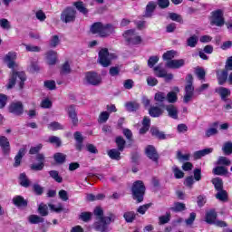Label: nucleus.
<instances>
[{
    "instance_id": "nucleus-45",
    "label": "nucleus",
    "mask_w": 232,
    "mask_h": 232,
    "mask_svg": "<svg viewBox=\"0 0 232 232\" xmlns=\"http://www.w3.org/2000/svg\"><path fill=\"white\" fill-rule=\"evenodd\" d=\"M166 101H168V102H169V104H175V102H177V101H179L177 92H168V94H166Z\"/></svg>"
},
{
    "instance_id": "nucleus-3",
    "label": "nucleus",
    "mask_w": 232,
    "mask_h": 232,
    "mask_svg": "<svg viewBox=\"0 0 232 232\" xmlns=\"http://www.w3.org/2000/svg\"><path fill=\"white\" fill-rule=\"evenodd\" d=\"M115 218H117L115 214L109 213L108 217L98 219V221L94 223V229L101 232H109V226L111 224V222H115Z\"/></svg>"
},
{
    "instance_id": "nucleus-33",
    "label": "nucleus",
    "mask_w": 232,
    "mask_h": 232,
    "mask_svg": "<svg viewBox=\"0 0 232 232\" xmlns=\"http://www.w3.org/2000/svg\"><path fill=\"white\" fill-rule=\"evenodd\" d=\"M123 218L127 224H131L137 218V213L134 211H127L123 214Z\"/></svg>"
},
{
    "instance_id": "nucleus-32",
    "label": "nucleus",
    "mask_w": 232,
    "mask_h": 232,
    "mask_svg": "<svg viewBox=\"0 0 232 232\" xmlns=\"http://www.w3.org/2000/svg\"><path fill=\"white\" fill-rule=\"evenodd\" d=\"M215 197L218 200H220V202H227V200L229 199L227 191L224 190V188L221 190H218V193L215 195Z\"/></svg>"
},
{
    "instance_id": "nucleus-22",
    "label": "nucleus",
    "mask_w": 232,
    "mask_h": 232,
    "mask_svg": "<svg viewBox=\"0 0 232 232\" xmlns=\"http://www.w3.org/2000/svg\"><path fill=\"white\" fill-rule=\"evenodd\" d=\"M157 8V3L150 1L148 3L145 8L144 17H153V12H155Z\"/></svg>"
},
{
    "instance_id": "nucleus-47",
    "label": "nucleus",
    "mask_w": 232,
    "mask_h": 232,
    "mask_svg": "<svg viewBox=\"0 0 232 232\" xmlns=\"http://www.w3.org/2000/svg\"><path fill=\"white\" fill-rule=\"evenodd\" d=\"M175 55H177V53L173 50L170 51H167L166 53H163L162 55V59L163 61H173V59L175 58Z\"/></svg>"
},
{
    "instance_id": "nucleus-20",
    "label": "nucleus",
    "mask_w": 232,
    "mask_h": 232,
    "mask_svg": "<svg viewBox=\"0 0 232 232\" xmlns=\"http://www.w3.org/2000/svg\"><path fill=\"white\" fill-rule=\"evenodd\" d=\"M24 155H26V147H22L17 154L14 157V163L13 164L14 168H19V166H21V162L23 160V157H24Z\"/></svg>"
},
{
    "instance_id": "nucleus-42",
    "label": "nucleus",
    "mask_w": 232,
    "mask_h": 232,
    "mask_svg": "<svg viewBox=\"0 0 232 232\" xmlns=\"http://www.w3.org/2000/svg\"><path fill=\"white\" fill-rule=\"evenodd\" d=\"M53 160L56 164H64L66 162V154L56 152L53 154Z\"/></svg>"
},
{
    "instance_id": "nucleus-23",
    "label": "nucleus",
    "mask_w": 232,
    "mask_h": 232,
    "mask_svg": "<svg viewBox=\"0 0 232 232\" xmlns=\"http://www.w3.org/2000/svg\"><path fill=\"white\" fill-rule=\"evenodd\" d=\"M13 204H14L16 208H27L28 200L24 199L23 196H16L13 198Z\"/></svg>"
},
{
    "instance_id": "nucleus-40",
    "label": "nucleus",
    "mask_w": 232,
    "mask_h": 232,
    "mask_svg": "<svg viewBox=\"0 0 232 232\" xmlns=\"http://www.w3.org/2000/svg\"><path fill=\"white\" fill-rule=\"evenodd\" d=\"M20 186L23 188H30V179L26 176V173L23 172L19 176Z\"/></svg>"
},
{
    "instance_id": "nucleus-29",
    "label": "nucleus",
    "mask_w": 232,
    "mask_h": 232,
    "mask_svg": "<svg viewBox=\"0 0 232 232\" xmlns=\"http://www.w3.org/2000/svg\"><path fill=\"white\" fill-rule=\"evenodd\" d=\"M46 59H47V63L50 64L51 66H53V64L57 63V52L49 51L46 53Z\"/></svg>"
},
{
    "instance_id": "nucleus-25",
    "label": "nucleus",
    "mask_w": 232,
    "mask_h": 232,
    "mask_svg": "<svg viewBox=\"0 0 232 232\" xmlns=\"http://www.w3.org/2000/svg\"><path fill=\"white\" fill-rule=\"evenodd\" d=\"M164 113V110L160 106H150L149 109V115L153 118L160 117Z\"/></svg>"
},
{
    "instance_id": "nucleus-61",
    "label": "nucleus",
    "mask_w": 232,
    "mask_h": 232,
    "mask_svg": "<svg viewBox=\"0 0 232 232\" xmlns=\"http://www.w3.org/2000/svg\"><path fill=\"white\" fill-rule=\"evenodd\" d=\"M108 119H110V112L102 111V112H101L98 121H99V122H101L102 124L104 122H107Z\"/></svg>"
},
{
    "instance_id": "nucleus-34",
    "label": "nucleus",
    "mask_w": 232,
    "mask_h": 232,
    "mask_svg": "<svg viewBox=\"0 0 232 232\" xmlns=\"http://www.w3.org/2000/svg\"><path fill=\"white\" fill-rule=\"evenodd\" d=\"M48 206L51 211H53L54 213H62V211L63 213H70V209L63 208V204H59L57 207L53 204H49Z\"/></svg>"
},
{
    "instance_id": "nucleus-14",
    "label": "nucleus",
    "mask_w": 232,
    "mask_h": 232,
    "mask_svg": "<svg viewBox=\"0 0 232 232\" xmlns=\"http://www.w3.org/2000/svg\"><path fill=\"white\" fill-rule=\"evenodd\" d=\"M161 108H164L166 110L170 119H175V120L179 119V108H177V106L173 104H169V105L161 104Z\"/></svg>"
},
{
    "instance_id": "nucleus-62",
    "label": "nucleus",
    "mask_w": 232,
    "mask_h": 232,
    "mask_svg": "<svg viewBox=\"0 0 232 232\" xmlns=\"http://www.w3.org/2000/svg\"><path fill=\"white\" fill-rule=\"evenodd\" d=\"M160 220V224L162 226L164 224H168V222H169V220H171V214L170 213H167L165 216H160L159 218Z\"/></svg>"
},
{
    "instance_id": "nucleus-12",
    "label": "nucleus",
    "mask_w": 232,
    "mask_h": 232,
    "mask_svg": "<svg viewBox=\"0 0 232 232\" xmlns=\"http://www.w3.org/2000/svg\"><path fill=\"white\" fill-rule=\"evenodd\" d=\"M35 160L38 163L31 165V169H33V171H43V169H44V162L46 161V157L44 156V154H36Z\"/></svg>"
},
{
    "instance_id": "nucleus-57",
    "label": "nucleus",
    "mask_w": 232,
    "mask_h": 232,
    "mask_svg": "<svg viewBox=\"0 0 232 232\" xmlns=\"http://www.w3.org/2000/svg\"><path fill=\"white\" fill-rule=\"evenodd\" d=\"M59 43H61V40L59 39V35L54 34L51 38L49 44L51 48H57V46H59Z\"/></svg>"
},
{
    "instance_id": "nucleus-17",
    "label": "nucleus",
    "mask_w": 232,
    "mask_h": 232,
    "mask_svg": "<svg viewBox=\"0 0 232 232\" xmlns=\"http://www.w3.org/2000/svg\"><path fill=\"white\" fill-rule=\"evenodd\" d=\"M186 64V60H170L166 63V68H170L171 70H179V68H182Z\"/></svg>"
},
{
    "instance_id": "nucleus-4",
    "label": "nucleus",
    "mask_w": 232,
    "mask_h": 232,
    "mask_svg": "<svg viewBox=\"0 0 232 232\" xmlns=\"http://www.w3.org/2000/svg\"><path fill=\"white\" fill-rule=\"evenodd\" d=\"M24 81H26V73H24V72L13 71L9 78L7 90H12V88L15 86V82H18L20 90H23V88H24Z\"/></svg>"
},
{
    "instance_id": "nucleus-56",
    "label": "nucleus",
    "mask_w": 232,
    "mask_h": 232,
    "mask_svg": "<svg viewBox=\"0 0 232 232\" xmlns=\"http://www.w3.org/2000/svg\"><path fill=\"white\" fill-rule=\"evenodd\" d=\"M172 171L174 173L175 179H184V172L179 169L177 166L172 167Z\"/></svg>"
},
{
    "instance_id": "nucleus-46",
    "label": "nucleus",
    "mask_w": 232,
    "mask_h": 232,
    "mask_svg": "<svg viewBox=\"0 0 232 232\" xmlns=\"http://www.w3.org/2000/svg\"><path fill=\"white\" fill-rule=\"evenodd\" d=\"M212 171L214 175H219V176L227 175V169L224 166H218L214 168Z\"/></svg>"
},
{
    "instance_id": "nucleus-50",
    "label": "nucleus",
    "mask_w": 232,
    "mask_h": 232,
    "mask_svg": "<svg viewBox=\"0 0 232 232\" xmlns=\"http://www.w3.org/2000/svg\"><path fill=\"white\" fill-rule=\"evenodd\" d=\"M38 213L41 217H48V206L44 203H41L38 207Z\"/></svg>"
},
{
    "instance_id": "nucleus-54",
    "label": "nucleus",
    "mask_w": 232,
    "mask_h": 232,
    "mask_svg": "<svg viewBox=\"0 0 232 232\" xmlns=\"http://www.w3.org/2000/svg\"><path fill=\"white\" fill-rule=\"evenodd\" d=\"M48 142H50V144H56V148H61V146L63 145L61 138L57 136H51L48 140Z\"/></svg>"
},
{
    "instance_id": "nucleus-36",
    "label": "nucleus",
    "mask_w": 232,
    "mask_h": 232,
    "mask_svg": "<svg viewBox=\"0 0 232 232\" xmlns=\"http://www.w3.org/2000/svg\"><path fill=\"white\" fill-rule=\"evenodd\" d=\"M216 191H221L224 189V181L220 178H214L211 180Z\"/></svg>"
},
{
    "instance_id": "nucleus-2",
    "label": "nucleus",
    "mask_w": 232,
    "mask_h": 232,
    "mask_svg": "<svg viewBox=\"0 0 232 232\" xmlns=\"http://www.w3.org/2000/svg\"><path fill=\"white\" fill-rule=\"evenodd\" d=\"M131 193L133 200H136L138 204L144 202V195H146V186L142 180H137L132 184Z\"/></svg>"
},
{
    "instance_id": "nucleus-18",
    "label": "nucleus",
    "mask_w": 232,
    "mask_h": 232,
    "mask_svg": "<svg viewBox=\"0 0 232 232\" xmlns=\"http://www.w3.org/2000/svg\"><path fill=\"white\" fill-rule=\"evenodd\" d=\"M15 59H17V53L16 52H9L5 57V62L7 63L8 68L14 70L15 68Z\"/></svg>"
},
{
    "instance_id": "nucleus-26",
    "label": "nucleus",
    "mask_w": 232,
    "mask_h": 232,
    "mask_svg": "<svg viewBox=\"0 0 232 232\" xmlns=\"http://www.w3.org/2000/svg\"><path fill=\"white\" fill-rule=\"evenodd\" d=\"M150 133L152 137H156V139H159L160 140H166L164 131H160L158 127L152 126L150 128Z\"/></svg>"
},
{
    "instance_id": "nucleus-48",
    "label": "nucleus",
    "mask_w": 232,
    "mask_h": 232,
    "mask_svg": "<svg viewBox=\"0 0 232 232\" xmlns=\"http://www.w3.org/2000/svg\"><path fill=\"white\" fill-rule=\"evenodd\" d=\"M195 74L197 75L198 79L199 81H205L206 80V71L202 67H197L195 69Z\"/></svg>"
},
{
    "instance_id": "nucleus-7",
    "label": "nucleus",
    "mask_w": 232,
    "mask_h": 232,
    "mask_svg": "<svg viewBox=\"0 0 232 232\" xmlns=\"http://www.w3.org/2000/svg\"><path fill=\"white\" fill-rule=\"evenodd\" d=\"M210 24L212 26L222 27L226 24V20L224 19V11L218 9L211 12Z\"/></svg>"
},
{
    "instance_id": "nucleus-21",
    "label": "nucleus",
    "mask_w": 232,
    "mask_h": 232,
    "mask_svg": "<svg viewBox=\"0 0 232 232\" xmlns=\"http://www.w3.org/2000/svg\"><path fill=\"white\" fill-rule=\"evenodd\" d=\"M209 129L205 132L207 138L213 137V135H218V127L220 126V121H214Z\"/></svg>"
},
{
    "instance_id": "nucleus-19",
    "label": "nucleus",
    "mask_w": 232,
    "mask_h": 232,
    "mask_svg": "<svg viewBox=\"0 0 232 232\" xmlns=\"http://www.w3.org/2000/svg\"><path fill=\"white\" fill-rule=\"evenodd\" d=\"M0 148L4 155H10V141L6 136H0Z\"/></svg>"
},
{
    "instance_id": "nucleus-58",
    "label": "nucleus",
    "mask_w": 232,
    "mask_h": 232,
    "mask_svg": "<svg viewBox=\"0 0 232 232\" xmlns=\"http://www.w3.org/2000/svg\"><path fill=\"white\" fill-rule=\"evenodd\" d=\"M189 154H182L180 150H178L177 152V159L179 162H188V160H189Z\"/></svg>"
},
{
    "instance_id": "nucleus-52",
    "label": "nucleus",
    "mask_w": 232,
    "mask_h": 232,
    "mask_svg": "<svg viewBox=\"0 0 232 232\" xmlns=\"http://www.w3.org/2000/svg\"><path fill=\"white\" fill-rule=\"evenodd\" d=\"M49 176L51 177V179H53V180H55V182H58L59 184L63 182V177L59 176V171L57 170L49 171Z\"/></svg>"
},
{
    "instance_id": "nucleus-10",
    "label": "nucleus",
    "mask_w": 232,
    "mask_h": 232,
    "mask_svg": "<svg viewBox=\"0 0 232 232\" xmlns=\"http://www.w3.org/2000/svg\"><path fill=\"white\" fill-rule=\"evenodd\" d=\"M9 113L15 115V117H21L24 113V105L23 102H12L8 106Z\"/></svg>"
},
{
    "instance_id": "nucleus-28",
    "label": "nucleus",
    "mask_w": 232,
    "mask_h": 232,
    "mask_svg": "<svg viewBox=\"0 0 232 232\" xmlns=\"http://www.w3.org/2000/svg\"><path fill=\"white\" fill-rule=\"evenodd\" d=\"M209 153H213L212 148L203 149L201 150H198L194 152V159L195 160H198L202 159V157H206V155H209Z\"/></svg>"
},
{
    "instance_id": "nucleus-9",
    "label": "nucleus",
    "mask_w": 232,
    "mask_h": 232,
    "mask_svg": "<svg viewBox=\"0 0 232 232\" xmlns=\"http://www.w3.org/2000/svg\"><path fill=\"white\" fill-rule=\"evenodd\" d=\"M98 63L102 65L103 68H108L111 65V60L110 59V52L108 48H102L98 53Z\"/></svg>"
},
{
    "instance_id": "nucleus-6",
    "label": "nucleus",
    "mask_w": 232,
    "mask_h": 232,
    "mask_svg": "<svg viewBox=\"0 0 232 232\" xmlns=\"http://www.w3.org/2000/svg\"><path fill=\"white\" fill-rule=\"evenodd\" d=\"M187 85L185 86V95L183 98V102L188 104L191 99H193V92H195V87L193 86V74H188L186 77Z\"/></svg>"
},
{
    "instance_id": "nucleus-41",
    "label": "nucleus",
    "mask_w": 232,
    "mask_h": 232,
    "mask_svg": "<svg viewBox=\"0 0 232 232\" xmlns=\"http://www.w3.org/2000/svg\"><path fill=\"white\" fill-rule=\"evenodd\" d=\"M156 77L164 78L166 77V69L162 68V64H159L158 66L153 68Z\"/></svg>"
},
{
    "instance_id": "nucleus-35",
    "label": "nucleus",
    "mask_w": 232,
    "mask_h": 232,
    "mask_svg": "<svg viewBox=\"0 0 232 232\" xmlns=\"http://www.w3.org/2000/svg\"><path fill=\"white\" fill-rule=\"evenodd\" d=\"M121 151L119 150V149H111L107 153L110 159H111L112 160H121Z\"/></svg>"
},
{
    "instance_id": "nucleus-16",
    "label": "nucleus",
    "mask_w": 232,
    "mask_h": 232,
    "mask_svg": "<svg viewBox=\"0 0 232 232\" xmlns=\"http://www.w3.org/2000/svg\"><path fill=\"white\" fill-rule=\"evenodd\" d=\"M66 111L69 115V117L72 120V122L74 126H77L79 122V118H77V111L75 109V105H69L66 107Z\"/></svg>"
},
{
    "instance_id": "nucleus-53",
    "label": "nucleus",
    "mask_w": 232,
    "mask_h": 232,
    "mask_svg": "<svg viewBox=\"0 0 232 232\" xmlns=\"http://www.w3.org/2000/svg\"><path fill=\"white\" fill-rule=\"evenodd\" d=\"M217 164L218 166H231V161L229 160V159H227L224 156H220L218 159Z\"/></svg>"
},
{
    "instance_id": "nucleus-27",
    "label": "nucleus",
    "mask_w": 232,
    "mask_h": 232,
    "mask_svg": "<svg viewBox=\"0 0 232 232\" xmlns=\"http://www.w3.org/2000/svg\"><path fill=\"white\" fill-rule=\"evenodd\" d=\"M125 108L127 111L130 112L137 111L138 110H140V103H139L137 101L127 102L125 103Z\"/></svg>"
},
{
    "instance_id": "nucleus-44",
    "label": "nucleus",
    "mask_w": 232,
    "mask_h": 232,
    "mask_svg": "<svg viewBox=\"0 0 232 232\" xmlns=\"http://www.w3.org/2000/svg\"><path fill=\"white\" fill-rule=\"evenodd\" d=\"M30 224H43L44 222V218L38 215H31L28 218Z\"/></svg>"
},
{
    "instance_id": "nucleus-38",
    "label": "nucleus",
    "mask_w": 232,
    "mask_h": 232,
    "mask_svg": "<svg viewBox=\"0 0 232 232\" xmlns=\"http://www.w3.org/2000/svg\"><path fill=\"white\" fill-rule=\"evenodd\" d=\"M115 142L118 148L117 150H119V151H124V149L126 148V140H124L122 136H118L115 139Z\"/></svg>"
},
{
    "instance_id": "nucleus-64",
    "label": "nucleus",
    "mask_w": 232,
    "mask_h": 232,
    "mask_svg": "<svg viewBox=\"0 0 232 232\" xmlns=\"http://www.w3.org/2000/svg\"><path fill=\"white\" fill-rule=\"evenodd\" d=\"M159 63V56H150L148 60L149 68H153Z\"/></svg>"
},
{
    "instance_id": "nucleus-8",
    "label": "nucleus",
    "mask_w": 232,
    "mask_h": 232,
    "mask_svg": "<svg viewBox=\"0 0 232 232\" xmlns=\"http://www.w3.org/2000/svg\"><path fill=\"white\" fill-rule=\"evenodd\" d=\"M77 18V11L73 7L65 8L60 16L62 23H75V19Z\"/></svg>"
},
{
    "instance_id": "nucleus-1",
    "label": "nucleus",
    "mask_w": 232,
    "mask_h": 232,
    "mask_svg": "<svg viewBox=\"0 0 232 232\" xmlns=\"http://www.w3.org/2000/svg\"><path fill=\"white\" fill-rule=\"evenodd\" d=\"M92 34H98L100 37H110L111 34H115V26L111 24H103L102 22H95L90 28Z\"/></svg>"
},
{
    "instance_id": "nucleus-55",
    "label": "nucleus",
    "mask_w": 232,
    "mask_h": 232,
    "mask_svg": "<svg viewBox=\"0 0 232 232\" xmlns=\"http://www.w3.org/2000/svg\"><path fill=\"white\" fill-rule=\"evenodd\" d=\"M222 151H223V153H225V155H231L232 154V142L231 141L226 142L222 148Z\"/></svg>"
},
{
    "instance_id": "nucleus-63",
    "label": "nucleus",
    "mask_w": 232,
    "mask_h": 232,
    "mask_svg": "<svg viewBox=\"0 0 232 232\" xmlns=\"http://www.w3.org/2000/svg\"><path fill=\"white\" fill-rule=\"evenodd\" d=\"M218 93L220 97H229V95H231V91L227 88L220 87L218 89Z\"/></svg>"
},
{
    "instance_id": "nucleus-13",
    "label": "nucleus",
    "mask_w": 232,
    "mask_h": 232,
    "mask_svg": "<svg viewBox=\"0 0 232 232\" xmlns=\"http://www.w3.org/2000/svg\"><path fill=\"white\" fill-rule=\"evenodd\" d=\"M145 154L152 162H159V152H157V149L153 145H148L146 147Z\"/></svg>"
},
{
    "instance_id": "nucleus-39",
    "label": "nucleus",
    "mask_w": 232,
    "mask_h": 232,
    "mask_svg": "<svg viewBox=\"0 0 232 232\" xmlns=\"http://www.w3.org/2000/svg\"><path fill=\"white\" fill-rule=\"evenodd\" d=\"M217 220V212L215 210H210L206 214V222L207 224H215Z\"/></svg>"
},
{
    "instance_id": "nucleus-49",
    "label": "nucleus",
    "mask_w": 232,
    "mask_h": 232,
    "mask_svg": "<svg viewBox=\"0 0 232 232\" xmlns=\"http://www.w3.org/2000/svg\"><path fill=\"white\" fill-rule=\"evenodd\" d=\"M93 214L96 216V220L106 218V217H104V210L101 207H96L93 210Z\"/></svg>"
},
{
    "instance_id": "nucleus-31",
    "label": "nucleus",
    "mask_w": 232,
    "mask_h": 232,
    "mask_svg": "<svg viewBox=\"0 0 232 232\" xmlns=\"http://www.w3.org/2000/svg\"><path fill=\"white\" fill-rule=\"evenodd\" d=\"M154 101L158 102L159 106L162 108V104H164V102L166 101V92H158L154 95Z\"/></svg>"
},
{
    "instance_id": "nucleus-5",
    "label": "nucleus",
    "mask_w": 232,
    "mask_h": 232,
    "mask_svg": "<svg viewBox=\"0 0 232 232\" xmlns=\"http://www.w3.org/2000/svg\"><path fill=\"white\" fill-rule=\"evenodd\" d=\"M123 37L125 39V42L127 43V45H137L140 44L142 43V38L139 36L137 34V31L135 29H130L123 33Z\"/></svg>"
},
{
    "instance_id": "nucleus-37",
    "label": "nucleus",
    "mask_w": 232,
    "mask_h": 232,
    "mask_svg": "<svg viewBox=\"0 0 232 232\" xmlns=\"http://www.w3.org/2000/svg\"><path fill=\"white\" fill-rule=\"evenodd\" d=\"M169 209L170 211H174V213H180L182 211H186V204L182 202H175L174 206Z\"/></svg>"
},
{
    "instance_id": "nucleus-15",
    "label": "nucleus",
    "mask_w": 232,
    "mask_h": 232,
    "mask_svg": "<svg viewBox=\"0 0 232 232\" xmlns=\"http://www.w3.org/2000/svg\"><path fill=\"white\" fill-rule=\"evenodd\" d=\"M228 70L225 69V70H218L216 71V74H217V79H218V82L219 84V86H224V84H226V82H227V77H228Z\"/></svg>"
},
{
    "instance_id": "nucleus-43",
    "label": "nucleus",
    "mask_w": 232,
    "mask_h": 232,
    "mask_svg": "<svg viewBox=\"0 0 232 232\" xmlns=\"http://www.w3.org/2000/svg\"><path fill=\"white\" fill-rule=\"evenodd\" d=\"M167 18L170 19L171 21H175L176 23H179L180 24H184V19L182 18V15L177 13H169Z\"/></svg>"
},
{
    "instance_id": "nucleus-30",
    "label": "nucleus",
    "mask_w": 232,
    "mask_h": 232,
    "mask_svg": "<svg viewBox=\"0 0 232 232\" xmlns=\"http://www.w3.org/2000/svg\"><path fill=\"white\" fill-rule=\"evenodd\" d=\"M73 6L80 12V14H82L83 15H88V8L84 5V2L78 1L73 3Z\"/></svg>"
},
{
    "instance_id": "nucleus-11",
    "label": "nucleus",
    "mask_w": 232,
    "mask_h": 232,
    "mask_svg": "<svg viewBox=\"0 0 232 232\" xmlns=\"http://www.w3.org/2000/svg\"><path fill=\"white\" fill-rule=\"evenodd\" d=\"M85 79L88 84L92 86H99L102 82V78L97 72H86Z\"/></svg>"
},
{
    "instance_id": "nucleus-51",
    "label": "nucleus",
    "mask_w": 232,
    "mask_h": 232,
    "mask_svg": "<svg viewBox=\"0 0 232 232\" xmlns=\"http://www.w3.org/2000/svg\"><path fill=\"white\" fill-rule=\"evenodd\" d=\"M198 43V36L197 35H192L187 40V44L190 48H195Z\"/></svg>"
},
{
    "instance_id": "nucleus-60",
    "label": "nucleus",
    "mask_w": 232,
    "mask_h": 232,
    "mask_svg": "<svg viewBox=\"0 0 232 232\" xmlns=\"http://www.w3.org/2000/svg\"><path fill=\"white\" fill-rule=\"evenodd\" d=\"M72 72V69L70 68V63L65 62L62 66L61 73L62 75H68V73Z\"/></svg>"
},
{
    "instance_id": "nucleus-24",
    "label": "nucleus",
    "mask_w": 232,
    "mask_h": 232,
    "mask_svg": "<svg viewBox=\"0 0 232 232\" xmlns=\"http://www.w3.org/2000/svg\"><path fill=\"white\" fill-rule=\"evenodd\" d=\"M74 140H76L75 148L77 151H82V142H84V138L80 131L74 132Z\"/></svg>"
},
{
    "instance_id": "nucleus-59",
    "label": "nucleus",
    "mask_w": 232,
    "mask_h": 232,
    "mask_svg": "<svg viewBox=\"0 0 232 232\" xmlns=\"http://www.w3.org/2000/svg\"><path fill=\"white\" fill-rule=\"evenodd\" d=\"M33 191L35 195L41 196L44 193V188L41 187V185L35 183L33 185Z\"/></svg>"
}]
</instances>
